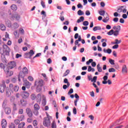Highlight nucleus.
<instances>
[{
    "label": "nucleus",
    "mask_w": 128,
    "mask_h": 128,
    "mask_svg": "<svg viewBox=\"0 0 128 128\" xmlns=\"http://www.w3.org/2000/svg\"><path fill=\"white\" fill-rule=\"evenodd\" d=\"M28 74V70L26 67H24L18 76V82H20V78H24L26 76V74Z\"/></svg>",
    "instance_id": "f257e3e1"
},
{
    "label": "nucleus",
    "mask_w": 128,
    "mask_h": 128,
    "mask_svg": "<svg viewBox=\"0 0 128 128\" xmlns=\"http://www.w3.org/2000/svg\"><path fill=\"white\" fill-rule=\"evenodd\" d=\"M9 88L12 92H18V90H20V86L18 84H9Z\"/></svg>",
    "instance_id": "f03ea898"
},
{
    "label": "nucleus",
    "mask_w": 128,
    "mask_h": 128,
    "mask_svg": "<svg viewBox=\"0 0 128 128\" xmlns=\"http://www.w3.org/2000/svg\"><path fill=\"white\" fill-rule=\"evenodd\" d=\"M6 24L8 26V28H18L20 26V25L18 24L16 22H14L12 25V23H10V21L8 20H5Z\"/></svg>",
    "instance_id": "7ed1b4c3"
},
{
    "label": "nucleus",
    "mask_w": 128,
    "mask_h": 128,
    "mask_svg": "<svg viewBox=\"0 0 128 128\" xmlns=\"http://www.w3.org/2000/svg\"><path fill=\"white\" fill-rule=\"evenodd\" d=\"M43 125L44 126H50V117L48 116L43 119Z\"/></svg>",
    "instance_id": "20e7f679"
},
{
    "label": "nucleus",
    "mask_w": 128,
    "mask_h": 128,
    "mask_svg": "<svg viewBox=\"0 0 128 128\" xmlns=\"http://www.w3.org/2000/svg\"><path fill=\"white\" fill-rule=\"evenodd\" d=\"M127 10H126V6H120L117 10L118 12H122L123 14H126Z\"/></svg>",
    "instance_id": "39448f33"
},
{
    "label": "nucleus",
    "mask_w": 128,
    "mask_h": 128,
    "mask_svg": "<svg viewBox=\"0 0 128 128\" xmlns=\"http://www.w3.org/2000/svg\"><path fill=\"white\" fill-rule=\"evenodd\" d=\"M4 72L5 74H6V76L7 77L12 76V74H14V72H12V71L10 70V68H4Z\"/></svg>",
    "instance_id": "423d86ee"
},
{
    "label": "nucleus",
    "mask_w": 128,
    "mask_h": 128,
    "mask_svg": "<svg viewBox=\"0 0 128 128\" xmlns=\"http://www.w3.org/2000/svg\"><path fill=\"white\" fill-rule=\"evenodd\" d=\"M16 62L12 61L8 64V66L6 68L12 70V68H16Z\"/></svg>",
    "instance_id": "0eeeda50"
},
{
    "label": "nucleus",
    "mask_w": 128,
    "mask_h": 128,
    "mask_svg": "<svg viewBox=\"0 0 128 128\" xmlns=\"http://www.w3.org/2000/svg\"><path fill=\"white\" fill-rule=\"evenodd\" d=\"M26 112L29 118H32V111L30 108H26Z\"/></svg>",
    "instance_id": "6e6552de"
},
{
    "label": "nucleus",
    "mask_w": 128,
    "mask_h": 128,
    "mask_svg": "<svg viewBox=\"0 0 128 128\" xmlns=\"http://www.w3.org/2000/svg\"><path fill=\"white\" fill-rule=\"evenodd\" d=\"M2 48L4 50V52H6V54L10 52V48L6 44L3 45Z\"/></svg>",
    "instance_id": "1a4fd4ad"
},
{
    "label": "nucleus",
    "mask_w": 128,
    "mask_h": 128,
    "mask_svg": "<svg viewBox=\"0 0 128 128\" xmlns=\"http://www.w3.org/2000/svg\"><path fill=\"white\" fill-rule=\"evenodd\" d=\"M23 82L26 88H30V82H28L26 79H24V78H23Z\"/></svg>",
    "instance_id": "9d476101"
},
{
    "label": "nucleus",
    "mask_w": 128,
    "mask_h": 128,
    "mask_svg": "<svg viewBox=\"0 0 128 128\" xmlns=\"http://www.w3.org/2000/svg\"><path fill=\"white\" fill-rule=\"evenodd\" d=\"M6 96L8 98L12 96V92H10V89L8 88H6Z\"/></svg>",
    "instance_id": "9b49d317"
},
{
    "label": "nucleus",
    "mask_w": 128,
    "mask_h": 128,
    "mask_svg": "<svg viewBox=\"0 0 128 128\" xmlns=\"http://www.w3.org/2000/svg\"><path fill=\"white\" fill-rule=\"evenodd\" d=\"M104 16V18L102 20L103 22H108V20H110V18L108 17V13H106Z\"/></svg>",
    "instance_id": "f8f14e48"
},
{
    "label": "nucleus",
    "mask_w": 128,
    "mask_h": 128,
    "mask_svg": "<svg viewBox=\"0 0 128 128\" xmlns=\"http://www.w3.org/2000/svg\"><path fill=\"white\" fill-rule=\"evenodd\" d=\"M8 122H6V120L3 119L2 120V128H6V126L8 125Z\"/></svg>",
    "instance_id": "ddd939ff"
},
{
    "label": "nucleus",
    "mask_w": 128,
    "mask_h": 128,
    "mask_svg": "<svg viewBox=\"0 0 128 128\" xmlns=\"http://www.w3.org/2000/svg\"><path fill=\"white\" fill-rule=\"evenodd\" d=\"M22 96L25 98H28V96H30V93H28V92L24 91L22 92Z\"/></svg>",
    "instance_id": "4468645a"
},
{
    "label": "nucleus",
    "mask_w": 128,
    "mask_h": 128,
    "mask_svg": "<svg viewBox=\"0 0 128 128\" xmlns=\"http://www.w3.org/2000/svg\"><path fill=\"white\" fill-rule=\"evenodd\" d=\"M12 18H15V20H20V16L18 14H13L12 16Z\"/></svg>",
    "instance_id": "2eb2a0df"
},
{
    "label": "nucleus",
    "mask_w": 128,
    "mask_h": 128,
    "mask_svg": "<svg viewBox=\"0 0 128 128\" xmlns=\"http://www.w3.org/2000/svg\"><path fill=\"white\" fill-rule=\"evenodd\" d=\"M36 100H37V102H40V100H42V94H38L36 96Z\"/></svg>",
    "instance_id": "dca6fc26"
},
{
    "label": "nucleus",
    "mask_w": 128,
    "mask_h": 128,
    "mask_svg": "<svg viewBox=\"0 0 128 128\" xmlns=\"http://www.w3.org/2000/svg\"><path fill=\"white\" fill-rule=\"evenodd\" d=\"M26 56H29L30 58L31 56H32L33 54H34V50H30L29 52L25 54Z\"/></svg>",
    "instance_id": "f3484780"
},
{
    "label": "nucleus",
    "mask_w": 128,
    "mask_h": 128,
    "mask_svg": "<svg viewBox=\"0 0 128 128\" xmlns=\"http://www.w3.org/2000/svg\"><path fill=\"white\" fill-rule=\"evenodd\" d=\"M6 90V86L4 85H1L0 86V92L2 93L4 92V90Z\"/></svg>",
    "instance_id": "a211bd4d"
},
{
    "label": "nucleus",
    "mask_w": 128,
    "mask_h": 128,
    "mask_svg": "<svg viewBox=\"0 0 128 128\" xmlns=\"http://www.w3.org/2000/svg\"><path fill=\"white\" fill-rule=\"evenodd\" d=\"M122 72L123 74H126L128 72V68L126 65H124L122 68Z\"/></svg>",
    "instance_id": "6ab92c4d"
},
{
    "label": "nucleus",
    "mask_w": 128,
    "mask_h": 128,
    "mask_svg": "<svg viewBox=\"0 0 128 128\" xmlns=\"http://www.w3.org/2000/svg\"><path fill=\"white\" fill-rule=\"evenodd\" d=\"M18 118L20 120V122H22V120H24V115L18 116Z\"/></svg>",
    "instance_id": "aec40b11"
},
{
    "label": "nucleus",
    "mask_w": 128,
    "mask_h": 128,
    "mask_svg": "<svg viewBox=\"0 0 128 128\" xmlns=\"http://www.w3.org/2000/svg\"><path fill=\"white\" fill-rule=\"evenodd\" d=\"M5 112L6 114H10V112H12V110L10 108H5Z\"/></svg>",
    "instance_id": "412c9836"
},
{
    "label": "nucleus",
    "mask_w": 128,
    "mask_h": 128,
    "mask_svg": "<svg viewBox=\"0 0 128 128\" xmlns=\"http://www.w3.org/2000/svg\"><path fill=\"white\" fill-rule=\"evenodd\" d=\"M24 126H26L24 122H20L18 124V128H24Z\"/></svg>",
    "instance_id": "4be33fe9"
},
{
    "label": "nucleus",
    "mask_w": 128,
    "mask_h": 128,
    "mask_svg": "<svg viewBox=\"0 0 128 128\" xmlns=\"http://www.w3.org/2000/svg\"><path fill=\"white\" fill-rule=\"evenodd\" d=\"M40 105H38V104H34V110H40Z\"/></svg>",
    "instance_id": "5701e85b"
},
{
    "label": "nucleus",
    "mask_w": 128,
    "mask_h": 128,
    "mask_svg": "<svg viewBox=\"0 0 128 128\" xmlns=\"http://www.w3.org/2000/svg\"><path fill=\"white\" fill-rule=\"evenodd\" d=\"M112 28L117 32H120V26H114Z\"/></svg>",
    "instance_id": "b1692460"
},
{
    "label": "nucleus",
    "mask_w": 128,
    "mask_h": 128,
    "mask_svg": "<svg viewBox=\"0 0 128 128\" xmlns=\"http://www.w3.org/2000/svg\"><path fill=\"white\" fill-rule=\"evenodd\" d=\"M10 8L12 10H18V6L16 5L13 4L10 6Z\"/></svg>",
    "instance_id": "393cba45"
},
{
    "label": "nucleus",
    "mask_w": 128,
    "mask_h": 128,
    "mask_svg": "<svg viewBox=\"0 0 128 128\" xmlns=\"http://www.w3.org/2000/svg\"><path fill=\"white\" fill-rule=\"evenodd\" d=\"M96 68L99 72H102V66H100V64H98L96 66Z\"/></svg>",
    "instance_id": "a878e982"
},
{
    "label": "nucleus",
    "mask_w": 128,
    "mask_h": 128,
    "mask_svg": "<svg viewBox=\"0 0 128 128\" xmlns=\"http://www.w3.org/2000/svg\"><path fill=\"white\" fill-rule=\"evenodd\" d=\"M122 42V40H119L118 39L115 40V42H113V44H118Z\"/></svg>",
    "instance_id": "bb28decb"
},
{
    "label": "nucleus",
    "mask_w": 128,
    "mask_h": 128,
    "mask_svg": "<svg viewBox=\"0 0 128 128\" xmlns=\"http://www.w3.org/2000/svg\"><path fill=\"white\" fill-rule=\"evenodd\" d=\"M20 104L22 106H24L26 105V101L24 100H20Z\"/></svg>",
    "instance_id": "cd10ccee"
},
{
    "label": "nucleus",
    "mask_w": 128,
    "mask_h": 128,
    "mask_svg": "<svg viewBox=\"0 0 128 128\" xmlns=\"http://www.w3.org/2000/svg\"><path fill=\"white\" fill-rule=\"evenodd\" d=\"M6 26L4 24H0V29L1 30H6Z\"/></svg>",
    "instance_id": "c85d7f7f"
},
{
    "label": "nucleus",
    "mask_w": 128,
    "mask_h": 128,
    "mask_svg": "<svg viewBox=\"0 0 128 128\" xmlns=\"http://www.w3.org/2000/svg\"><path fill=\"white\" fill-rule=\"evenodd\" d=\"M102 30L100 26H95L93 28V30L94 32H96V30Z\"/></svg>",
    "instance_id": "c756f323"
},
{
    "label": "nucleus",
    "mask_w": 128,
    "mask_h": 128,
    "mask_svg": "<svg viewBox=\"0 0 128 128\" xmlns=\"http://www.w3.org/2000/svg\"><path fill=\"white\" fill-rule=\"evenodd\" d=\"M30 98H31V100H34L36 98V96L35 94H31Z\"/></svg>",
    "instance_id": "7c9ffc66"
},
{
    "label": "nucleus",
    "mask_w": 128,
    "mask_h": 128,
    "mask_svg": "<svg viewBox=\"0 0 128 128\" xmlns=\"http://www.w3.org/2000/svg\"><path fill=\"white\" fill-rule=\"evenodd\" d=\"M64 84H67L68 86H70V82H68V78H66L64 79Z\"/></svg>",
    "instance_id": "2f4dec72"
},
{
    "label": "nucleus",
    "mask_w": 128,
    "mask_h": 128,
    "mask_svg": "<svg viewBox=\"0 0 128 128\" xmlns=\"http://www.w3.org/2000/svg\"><path fill=\"white\" fill-rule=\"evenodd\" d=\"M99 14L100 16H104L106 14V11L104 10L99 11Z\"/></svg>",
    "instance_id": "473e14b6"
},
{
    "label": "nucleus",
    "mask_w": 128,
    "mask_h": 128,
    "mask_svg": "<svg viewBox=\"0 0 128 128\" xmlns=\"http://www.w3.org/2000/svg\"><path fill=\"white\" fill-rule=\"evenodd\" d=\"M52 128H56V121L54 120L52 122Z\"/></svg>",
    "instance_id": "72a5a7b5"
},
{
    "label": "nucleus",
    "mask_w": 128,
    "mask_h": 128,
    "mask_svg": "<svg viewBox=\"0 0 128 128\" xmlns=\"http://www.w3.org/2000/svg\"><path fill=\"white\" fill-rule=\"evenodd\" d=\"M109 72H116V69L114 68H110L108 69Z\"/></svg>",
    "instance_id": "f704fd0d"
},
{
    "label": "nucleus",
    "mask_w": 128,
    "mask_h": 128,
    "mask_svg": "<svg viewBox=\"0 0 128 128\" xmlns=\"http://www.w3.org/2000/svg\"><path fill=\"white\" fill-rule=\"evenodd\" d=\"M14 124L18 126V124H20V120L18 119H16L14 120Z\"/></svg>",
    "instance_id": "c9c22d12"
},
{
    "label": "nucleus",
    "mask_w": 128,
    "mask_h": 128,
    "mask_svg": "<svg viewBox=\"0 0 128 128\" xmlns=\"http://www.w3.org/2000/svg\"><path fill=\"white\" fill-rule=\"evenodd\" d=\"M78 16H83V14H84V12L82 11V10H78Z\"/></svg>",
    "instance_id": "e433bc0d"
},
{
    "label": "nucleus",
    "mask_w": 128,
    "mask_h": 128,
    "mask_svg": "<svg viewBox=\"0 0 128 128\" xmlns=\"http://www.w3.org/2000/svg\"><path fill=\"white\" fill-rule=\"evenodd\" d=\"M119 33H120V31L115 30L114 32V31L113 34L115 36H118Z\"/></svg>",
    "instance_id": "4c0bfd02"
},
{
    "label": "nucleus",
    "mask_w": 128,
    "mask_h": 128,
    "mask_svg": "<svg viewBox=\"0 0 128 128\" xmlns=\"http://www.w3.org/2000/svg\"><path fill=\"white\" fill-rule=\"evenodd\" d=\"M109 62L110 64L114 66V60L112 59H109Z\"/></svg>",
    "instance_id": "58836bf2"
},
{
    "label": "nucleus",
    "mask_w": 128,
    "mask_h": 128,
    "mask_svg": "<svg viewBox=\"0 0 128 128\" xmlns=\"http://www.w3.org/2000/svg\"><path fill=\"white\" fill-rule=\"evenodd\" d=\"M70 74V70H67L66 72L64 73L63 76H68V74Z\"/></svg>",
    "instance_id": "ea45409f"
},
{
    "label": "nucleus",
    "mask_w": 128,
    "mask_h": 128,
    "mask_svg": "<svg viewBox=\"0 0 128 128\" xmlns=\"http://www.w3.org/2000/svg\"><path fill=\"white\" fill-rule=\"evenodd\" d=\"M34 126H38V120H34L32 122Z\"/></svg>",
    "instance_id": "a19ab883"
},
{
    "label": "nucleus",
    "mask_w": 128,
    "mask_h": 128,
    "mask_svg": "<svg viewBox=\"0 0 128 128\" xmlns=\"http://www.w3.org/2000/svg\"><path fill=\"white\" fill-rule=\"evenodd\" d=\"M96 80H98V76H94L92 80V82H96Z\"/></svg>",
    "instance_id": "79ce46f5"
},
{
    "label": "nucleus",
    "mask_w": 128,
    "mask_h": 128,
    "mask_svg": "<svg viewBox=\"0 0 128 128\" xmlns=\"http://www.w3.org/2000/svg\"><path fill=\"white\" fill-rule=\"evenodd\" d=\"M27 122L29 124H32V118L30 117L29 118H27Z\"/></svg>",
    "instance_id": "37998d69"
},
{
    "label": "nucleus",
    "mask_w": 128,
    "mask_h": 128,
    "mask_svg": "<svg viewBox=\"0 0 128 128\" xmlns=\"http://www.w3.org/2000/svg\"><path fill=\"white\" fill-rule=\"evenodd\" d=\"M94 62V60L92 59H90L88 61L86 62V64L88 66L90 64V62Z\"/></svg>",
    "instance_id": "c03bdc74"
},
{
    "label": "nucleus",
    "mask_w": 128,
    "mask_h": 128,
    "mask_svg": "<svg viewBox=\"0 0 128 128\" xmlns=\"http://www.w3.org/2000/svg\"><path fill=\"white\" fill-rule=\"evenodd\" d=\"M70 85H68V84H64L62 86L64 90H66L68 88L70 87Z\"/></svg>",
    "instance_id": "a18cd8bd"
},
{
    "label": "nucleus",
    "mask_w": 128,
    "mask_h": 128,
    "mask_svg": "<svg viewBox=\"0 0 128 128\" xmlns=\"http://www.w3.org/2000/svg\"><path fill=\"white\" fill-rule=\"evenodd\" d=\"M18 114H24V109H22V108L19 109Z\"/></svg>",
    "instance_id": "49530a36"
},
{
    "label": "nucleus",
    "mask_w": 128,
    "mask_h": 128,
    "mask_svg": "<svg viewBox=\"0 0 128 128\" xmlns=\"http://www.w3.org/2000/svg\"><path fill=\"white\" fill-rule=\"evenodd\" d=\"M108 36H112L114 34V30H111L109 32H108Z\"/></svg>",
    "instance_id": "de8ad7c7"
},
{
    "label": "nucleus",
    "mask_w": 128,
    "mask_h": 128,
    "mask_svg": "<svg viewBox=\"0 0 128 128\" xmlns=\"http://www.w3.org/2000/svg\"><path fill=\"white\" fill-rule=\"evenodd\" d=\"M4 48H0V54H4Z\"/></svg>",
    "instance_id": "09e8293b"
},
{
    "label": "nucleus",
    "mask_w": 128,
    "mask_h": 128,
    "mask_svg": "<svg viewBox=\"0 0 128 128\" xmlns=\"http://www.w3.org/2000/svg\"><path fill=\"white\" fill-rule=\"evenodd\" d=\"M33 114L35 116H38V110H34L33 112Z\"/></svg>",
    "instance_id": "8fccbe9b"
},
{
    "label": "nucleus",
    "mask_w": 128,
    "mask_h": 128,
    "mask_svg": "<svg viewBox=\"0 0 128 128\" xmlns=\"http://www.w3.org/2000/svg\"><path fill=\"white\" fill-rule=\"evenodd\" d=\"M38 84H40V86H44V81H42V80H39Z\"/></svg>",
    "instance_id": "3c124183"
},
{
    "label": "nucleus",
    "mask_w": 128,
    "mask_h": 128,
    "mask_svg": "<svg viewBox=\"0 0 128 128\" xmlns=\"http://www.w3.org/2000/svg\"><path fill=\"white\" fill-rule=\"evenodd\" d=\"M19 32H20V34H24V29L22 28H20Z\"/></svg>",
    "instance_id": "603ef678"
},
{
    "label": "nucleus",
    "mask_w": 128,
    "mask_h": 128,
    "mask_svg": "<svg viewBox=\"0 0 128 128\" xmlns=\"http://www.w3.org/2000/svg\"><path fill=\"white\" fill-rule=\"evenodd\" d=\"M10 128H16V126L14 123H12L10 126H9Z\"/></svg>",
    "instance_id": "864d4df0"
},
{
    "label": "nucleus",
    "mask_w": 128,
    "mask_h": 128,
    "mask_svg": "<svg viewBox=\"0 0 128 128\" xmlns=\"http://www.w3.org/2000/svg\"><path fill=\"white\" fill-rule=\"evenodd\" d=\"M60 20L62 22H64V16H60Z\"/></svg>",
    "instance_id": "5fc2aeb1"
},
{
    "label": "nucleus",
    "mask_w": 128,
    "mask_h": 128,
    "mask_svg": "<svg viewBox=\"0 0 128 128\" xmlns=\"http://www.w3.org/2000/svg\"><path fill=\"white\" fill-rule=\"evenodd\" d=\"M41 5L44 8H46V4H44V1L42 0H41Z\"/></svg>",
    "instance_id": "6e6d98bb"
},
{
    "label": "nucleus",
    "mask_w": 128,
    "mask_h": 128,
    "mask_svg": "<svg viewBox=\"0 0 128 128\" xmlns=\"http://www.w3.org/2000/svg\"><path fill=\"white\" fill-rule=\"evenodd\" d=\"M5 38H10V34L8 32H6Z\"/></svg>",
    "instance_id": "4d7b16f0"
},
{
    "label": "nucleus",
    "mask_w": 128,
    "mask_h": 128,
    "mask_svg": "<svg viewBox=\"0 0 128 128\" xmlns=\"http://www.w3.org/2000/svg\"><path fill=\"white\" fill-rule=\"evenodd\" d=\"M73 114H76V107H74L73 108Z\"/></svg>",
    "instance_id": "13d9d810"
},
{
    "label": "nucleus",
    "mask_w": 128,
    "mask_h": 128,
    "mask_svg": "<svg viewBox=\"0 0 128 128\" xmlns=\"http://www.w3.org/2000/svg\"><path fill=\"white\" fill-rule=\"evenodd\" d=\"M83 26H88V21H84L83 22Z\"/></svg>",
    "instance_id": "bf43d9fd"
},
{
    "label": "nucleus",
    "mask_w": 128,
    "mask_h": 128,
    "mask_svg": "<svg viewBox=\"0 0 128 128\" xmlns=\"http://www.w3.org/2000/svg\"><path fill=\"white\" fill-rule=\"evenodd\" d=\"M106 52H107V54H112V50L110 49V48L107 49Z\"/></svg>",
    "instance_id": "052dcab7"
},
{
    "label": "nucleus",
    "mask_w": 128,
    "mask_h": 128,
    "mask_svg": "<svg viewBox=\"0 0 128 128\" xmlns=\"http://www.w3.org/2000/svg\"><path fill=\"white\" fill-rule=\"evenodd\" d=\"M112 48H114V49L118 48V44H116V45L112 47Z\"/></svg>",
    "instance_id": "680f3d73"
},
{
    "label": "nucleus",
    "mask_w": 128,
    "mask_h": 128,
    "mask_svg": "<svg viewBox=\"0 0 128 128\" xmlns=\"http://www.w3.org/2000/svg\"><path fill=\"white\" fill-rule=\"evenodd\" d=\"M72 92H74V89L70 88L68 92V94H72Z\"/></svg>",
    "instance_id": "e2e57ef3"
},
{
    "label": "nucleus",
    "mask_w": 128,
    "mask_h": 128,
    "mask_svg": "<svg viewBox=\"0 0 128 128\" xmlns=\"http://www.w3.org/2000/svg\"><path fill=\"white\" fill-rule=\"evenodd\" d=\"M92 66H93V68H94L95 66H96V63L95 62H92Z\"/></svg>",
    "instance_id": "0e129e2a"
},
{
    "label": "nucleus",
    "mask_w": 128,
    "mask_h": 128,
    "mask_svg": "<svg viewBox=\"0 0 128 128\" xmlns=\"http://www.w3.org/2000/svg\"><path fill=\"white\" fill-rule=\"evenodd\" d=\"M28 80H30V82H32V80H34V78L32 77V76H29L28 77Z\"/></svg>",
    "instance_id": "69168bd1"
},
{
    "label": "nucleus",
    "mask_w": 128,
    "mask_h": 128,
    "mask_svg": "<svg viewBox=\"0 0 128 128\" xmlns=\"http://www.w3.org/2000/svg\"><path fill=\"white\" fill-rule=\"evenodd\" d=\"M90 95L92 96V98H94V91H92L90 92Z\"/></svg>",
    "instance_id": "338daca9"
},
{
    "label": "nucleus",
    "mask_w": 128,
    "mask_h": 128,
    "mask_svg": "<svg viewBox=\"0 0 128 128\" xmlns=\"http://www.w3.org/2000/svg\"><path fill=\"white\" fill-rule=\"evenodd\" d=\"M122 18L124 19L128 18V15H126V14H123L122 16Z\"/></svg>",
    "instance_id": "774afa93"
}]
</instances>
